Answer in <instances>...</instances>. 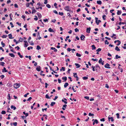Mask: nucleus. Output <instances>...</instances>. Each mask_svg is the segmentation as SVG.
I'll return each instance as SVG.
<instances>
[{
    "mask_svg": "<svg viewBox=\"0 0 126 126\" xmlns=\"http://www.w3.org/2000/svg\"><path fill=\"white\" fill-rule=\"evenodd\" d=\"M64 9L65 10L67 11H70L71 10V9L70 8V7L69 6H66Z\"/></svg>",
    "mask_w": 126,
    "mask_h": 126,
    "instance_id": "1",
    "label": "nucleus"
},
{
    "mask_svg": "<svg viewBox=\"0 0 126 126\" xmlns=\"http://www.w3.org/2000/svg\"><path fill=\"white\" fill-rule=\"evenodd\" d=\"M20 84H19L16 83L14 85V87L16 89H17L20 86Z\"/></svg>",
    "mask_w": 126,
    "mask_h": 126,
    "instance_id": "2",
    "label": "nucleus"
},
{
    "mask_svg": "<svg viewBox=\"0 0 126 126\" xmlns=\"http://www.w3.org/2000/svg\"><path fill=\"white\" fill-rule=\"evenodd\" d=\"M95 22L97 25H98L99 22H101V21L100 20H98V18L97 17H95Z\"/></svg>",
    "mask_w": 126,
    "mask_h": 126,
    "instance_id": "3",
    "label": "nucleus"
},
{
    "mask_svg": "<svg viewBox=\"0 0 126 126\" xmlns=\"http://www.w3.org/2000/svg\"><path fill=\"white\" fill-rule=\"evenodd\" d=\"M104 61H102V59L101 58H100L99 61V63L100 64H101L102 65L104 64Z\"/></svg>",
    "mask_w": 126,
    "mask_h": 126,
    "instance_id": "4",
    "label": "nucleus"
},
{
    "mask_svg": "<svg viewBox=\"0 0 126 126\" xmlns=\"http://www.w3.org/2000/svg\"><path fill=\"white\" fill-rule=\"evenodd\" d=\"M110 65L108 63H107L105 65V67L107 68H110Z\"/></svg>",
    "mask_w": 126,
    "mask_h": 126,
    "instance_id": "5",
    "label": "nucleus"
},
{
    "mask_svg": "<svg viewBox=\"0 0 126 126\" xmlns=\"http://www.w3.org/2000/svg\"><path fill=\"white\" fill-rule=\"evenodd\" d=\"M100 68L98 64H96L95 65V70H99L100 69Z\"/></svg>",
    "mask_w": 126,
    "mask_h": 126,
    "instance_id": "6",
    "label": "nucleus"
},
{
    "mask_svg": "<svg viewBox=\"0 0 126 126\" xmlns=\"http://www.w3.org/2000/svg\"><path fill=\"white\" fill-rule=\"evenodd\" d=\"M24 42L25 43L24 46L25 47H27L28 46V44L26 41H24Z\"/></svg>",
    "mask_w": 126,
    "mask_h": 126,
    "instance_id": "7",
    "label": "nucleus"
},
{
    "mask_svg": "<svg viewBox=\"0 0 126 126\" xmlns=\"http://www.w3.org/2000/svg\"><path fill=\"white\" fill-rule=\"evenodd\" d=\"M37 14L38 16L39 19H40L41 18L42 16L40 13H37Z\"/></svg>",
    "mask_w": 126,
    "mask_h": 126,
    "instance_id": "8",
    "label": "nucleus"
},
{
    "mask_svg": "<svg viewBox=\"0 0 126 126\" xmlns=\"http://www.w3.org/2000/svg\"><path fill=\"white\" fill-rule=\"evenodd\" d=\"M90 30L91 28L90 27L87 28L86 32L88 33H89L90 32Z\"/></svg>",
    "mask_w": 126,
    "mask_h": 126,
    "instance_id": "9",
    "label": "nucleus"
},
{
    "mask_svg": "<svg viewBox=\"0 0 126 126\" xmlns=\"http://www.w3.org/2000/svg\"><path fill=\"white\" fill-rule=\"evenodd\" d=\"M111 120V122H113L114 121V119L113 118V117H108V120L109 121H110V120Z\"/></svg>",
    "mask_w": 126,
    "mask_h": 126,
    "instance_id": "10",
    "label": "nucleus"
},
{
    "mask_svg": "<svg viewBox=\"0 0 126 126\" xmlns=\"http://www.w3.org/2000/svg\"><path fill=\"white\" fill-rule=\"evenodd\" d=\"M40 68L41 67L40 66H37V67L36 68V70L37 71H40Z\"/></svg>",
    "mask_w": 126,
    "mask_h": 126,
    "instance_id": "11",
    "label": "nucleus"
},
{
    "mask_svg": "<svg viewBox=\"0 0 126 126\" xmlns=\"http://www.w3.org/2000/svg\"><path fill=\"white\" fill-rule=\"evenodd\" d=\"M85 36L83 35L82 34L81 35L80 37V38L81 40H82L84 39L85 38Z\"/></svg>",
    "mask_w": 126,
    "mask_h": 126,
    "instance_id": "12",
    "label": "nucleus"
},
{
    "mask_svg": "<svg viewBox=\"0 0 126 126\" xmlns=\"http://www.w3.org/2000/svg\"><path fill=\"white\" fill-rule=\"evenodd\" d=\"M122 13L121 11L120 10H118L117 13V14L118 15H120Z\"/></svg>",
    "mask_w": 126,
    "mask_h": 126,
    "instance_id": "13",
    "label": "nucleus"
},
{
    "mask_svg": "<svg viewBox=\"0 0 126 126\" xmlns=\"http://www.w3.org/2000/svg\"><path fill=\"white\" fill-rule=\"evenodd\" d=\"M75 65L77 66V68H78L80 66V65L78 63H75Z\"/></svg>",
    "mask_w": 126,
    "mask_h": 126,
    "instance_id": "14",
    "label": "nucleus"
},
{
    "mask_svg": "<svg viewBox=\"0 0 126 126\" xmlns=\"http://www.w3.org/2000/svg\"><path fill=\"white\" fill-rule=\"evenodd\" d=\"M11 109H13L14 110H15L16 109V108L13 105H11Z\"/></svg>",
    "mask_w": 126,
    "mask_h": 126,
    "instance_id": "15",
    "label": "nucleus"
},
{
    "mask_svg": "<svg viewBox=\"0 0 126 126\" xmlns=\"http://www.w3.org/2000/svg\"><path fill=\"white\" fill-rule=\"evenodd\" d=\"M8 72V71L6 69V68L4 67L3 68V69L2 70V72Z\"/></svg>",
    "mask_w": 126,
    "mask_h": 126,
    "instance_id": "16",
    "label": "nucleus"
},
{
    "mask_svg": "<svg viewBox=\"0 0 126 126\" xmlns=\"http://www.w3.org/2000/svg\"><path fill=\"white\" fill-rule=\"evenodd\" d=\"M8 36L10 39H13L14 38V37H12V35L11 34H9L8 35Z\"/></svg>",
    "mask_w": 126,
    "mask_h": 126,
    "instance_id": "17",
    "label": "nucleus"
},
{
    "mask_svg": "<svg viewBox=\"0 0 126 126\" xmlns=\"http://www.w3.org/2000/svg\"><path fill=\"white\" fill-rule=\"evenodd\" d=\"M48 31L50 32H53L54 31L51 28H49L48 30Z\"/></svg>",
    "mask_w": 126,
    "mask_h": 126,
    "instance_id": "18",
    "label": "nucleus"
},
{
    "mask_svg": "<svg viewBox=\"0 0 126 126\" xmlns=\"http://www.w3.org/2000/svg\"><path fill=\"white\" fill-rule=\"evenodd\" d=\"M62 79L63 80H64V82H65L66 81V80L67 79V77H63L62 78Z\"/></svg>",
    "mask_w": 126,
    "mask_h": 126,
    "instance_id": "19",
    "label": "nucleus"
},
{
    "mask_svg": "<svg viewBox=\"0 0 126 126\" xmlns=\"http://www.w3.org/2000/svg\"><path fill=\"white\" fill-rule=\"evenodd\" d=\"M97 4L99 5H101L102 4V2L100 0H98L97 1Z\"/></svg>",
    "mask_w": 126,
    "mask_h": 126,
    "instance_id": "20",
    "label": "nucleus"
},
{
    "mask_svg": "<svg viewBox=\"0 0 126 126\" xmlns=\"http://www.w3.org/2000/svg\"><path fill=\"white\" fill-rule=\"evenodd\" d=\"M9 54L11 57H15V55L13 53H9Z\"/></svg>",
    "mask_w": 126,
    "mask_h": 126,
    "instance_id": "21",
    "label": "nucleus"
},
{
    "mask_svg": "<svg viewBox=\"0 0 126 126\" xmlns=\"http://www.w3.org/2000/svg\"><path fill=\"white\" fill-rule=\"evenodd\" d=\"M12 110H11L9 108H8L7 112L10 113H12Z\"/></svg>",
    "mask_w": 126,
    "mask_h": 126,
    "instance_id": "22",
    "label": "nucleus"
},
{
    "mask_svg": "<svg viewBox=\"0 0 126 126\" xmlns=\"http://www.w3.org/2000/svg\"><path fill=\"white\" fill-rule=\"evenodd\" d=\"M68 85V83L66 82L65 83L64 85V88H66L67 86Z\"/></svg>",
    "mask_w": 126,
    "mask_h": 126,
    "instance_id": "23",
    "label": "nucleus"
},
{
    "mask_svg": "<svg viewBox=\"0 0 126 126\" xmlns=\"http://www.w3.org/2000/svg\"><path fill=\"white\" fill-rule=\"evenodd\" d=\"M91 47H92V50H94L95 49L96 47L94 45H92Z\"/></svg>",
    "mask_w": 126,
    "mask_h": 126,
    "instance_id": "24",
    "label": "nucleus"
},
{
    "mask_svg": "<svg viewBox=\"0 0 126 126\" xmlns=\"http://www.w3.org/2000/svg\"><path fill=\"white\" fill-rule=\"evenodd\" d=\"M115 59H117L118 58H121V57L119 56L118 55H116L115 56Z\"/></svg>",
    "mask_w": 126,
    "mask_h": 126,
    "instance_id": "25",
    "label": "nucleus"
},
{
    "mask_svg": "<svg viewBox=\"0 0 126 126\" xmlns=\"http://www.w3.org/2000/svg\"><path fill=\"white\" fill-rule=\"evenodd\" d=\"M115 49L117 51H120V49L118 48L117 46L115 48Z\"/></svg>",
    "mask_w": 126,
    "mask_h": 126,
    "instance_id": "26",
    "label": "nucleus"
},
{
    "mask_svg": "<svg viewBox=\"0 0 126 126\" xmlns=\"http://www.w3.org/2000/svg\"><path fill=\"white\" fill-rule=\"evenodd\" d=\"M45 97L47 98V99L50 98V97H49V96L48 94H47L45 96Z\"/></svg>",
    "mask_w": 126,
    "mask_h": 126,
    "instance_id": "27",
    "label": "nucleus"
},
{
    "mask_svg": "<svg viewBox=\"0 0 126 126\" xmlns=\"http://www.w3.org/2000/svg\"><path fill=\"white\" fill-rule=\"evenodd\" d=\"M7 99L9 100H10L11 98L10 97V94H8L7 95Z\"/></svg>",
    "mask_w": 126,
    "mask_h": 126,
    "instance_id": "28",
    "label": "nucleus"
},
{
    "mask_svg": "<svg viewBox=\"0 0 126 126\" xmlns=\"http://www.w3.org/2000/svg\"><path fill=\"white\" fill-rule=\"evenodd\" d=\"M5 64V63L4 62H0V65L2 66H4Z\"/></svg>",
    "mask_w": 126,
    "mask_h": 126,
    "instance_id": "29",
    "label": "nucleus"
},
{
    "mask_svg": "<svg viewBox=\"0 0 126 126\" xmlns=\"http://www.w3.org/2000/svg\"><path fill=\"white\" fill-rule=\"evenodd\" d=\"M55 104V102H52L51 103V106H53V105Z\"/></svg>",
    "mask_w": 126,
    "mask_h": 126,
    "instance_id": "30",
    "label": "nucleus"
},
{
    "mask_svg": "<svg viewBox=\"0 0 126 126\" xmlns=\"http://www.w3.org/2000/svg\"><path fill=\"white\" fill-rule=\"evenodd\" d=\"M36 49L38 50H39L41 49V47L39 45H38L37 46Z\"/></svg>",
    "mask_w": 126,
    "mask_h": 126,
    "instance_id": "31",
    "label": "nucleus"
},
{
    "mask_svg": "<svg viewBox=\"0 0 126 126\" xmlns=\"http://www.w3.org/2000/svg\"><path fill=\"white\" fill-rule=\"evenodd\" d=\"M36 12V11L35 9H33L32 11V14Z\"/></svg>",
    "mask_w": 126,
    "mask_h": 126,
    "instance_id": "32",
    "label": "nucleus"
},
{
    "mask_svg": "<svg viewBox=\"0 0 126 126\" xmlns=\"http://www.w3.org/2000/svg\"><path fill=\"white\" fill-rule=\"evenodd\" d=\"M76 55L78 57H80L81 56L80 54H79L78 53H77L76 54Z\"/></svg>",
    "mask_w": 126,
    "mask_h": 126,
    "instance_id": "33",
    "label": "nucleus"
},
{
    "mask_svg": "<svg viewBox=\"0 0 126 126\" xmlns=\"http://www.w3.org/2000/svg\"><path fill=\"white\" fill-rule=\"evenodd\" d=\"M30 5V3H27L26 4V6L27 7H29Z\"/></svg>",
    "mask_w": 126,
    "mask_h": 126,
    "instance_id": "34",
    "label": "nucleus"
},
{
    "mask_svg": "<svg viewBox=\"0 0 126 126\" xmlns=\"http://www.w3.org/2000/svg\"><path fill=\"white\" fill-rule=\"evenodd\" d=\"M46 6L48 8H50L51 7L50 5L49 4H47L46 5Z\"/></svg>",
    "mask_w": 126,
    "mask_h": 126,
    "instance_id": "35",
    "label": "nucleus"
},
{
    "mask_svg": "<svg viewBox=\"0 0 126 126\" xmlns=\"http://www.w3.org/2000/svg\"><path fill=\"white\" fill-rule=\"evenodd\" d=\"M101 50V48H99L98 49L96 50V51L99 52V51H100Z\"/></svg>",
    "mask_w": 126,
    "mask_h": 126,
    "instance_id": "36",
    "label": "nucleus"
},
{
    "mask_svg": "<svg viewBox=\"0 0 126 126\" xmlns=\"http://www.w3.org/2000/svg\"><path fill=\"white\" fill-rule=\"evenodd\" d=\"M59 15L61 16H62L63 15V12H59Z\"/></svg>",
    "mask_w": 126,
    "mask_h": 126,
    "instance_id": "37",
    "label": "nucleus"
},
{
    "mask_svg": "<svg viewBox=\"0 0 126 126\" xmlns=\"http://www.w3.org/2000/svg\"><path fill=\"white\" fill-rule=\"evenodd\" d=\"M62 70H63V71H64L65 70V67H62L61 68V69H60V71H61Z\"/></svg>",
    "mask_w": 126,
    "mask_h": 126,
    "instance_id": "38",
    "label": "nucleus"
},
{
    "mask_svg": "<svg viewBox=\"0 0 126 126\" xmlns=\"http://www.w3.org/2000/svg\"><path fill=\"white\" fill-rule=\"evenodd\" d=\"M33 48V47H28L27 48V49L28 50H30L31 49H32Z\"/></svg>",
    "mask_w": 126,
    "mask_h": 126,
    "instance_id": "39",
    "label": "nucleus"
},
{
    "mask_svg": "<svg viewBox=\"0 0 126 126\" xmlns=\"http://www.w3.org/2000/svg\"><path fill=\"white\" fill-rule=\"evenodd\" d=\"M117 42H118V43L117 44V46H119L121 43V42L119 40H117Z\"/></svg>",
    "mask_w": 126,
    "mask_h": 126,
    "instance_id": "40",
    "label": "nucleus"
},
{
    "mask_svg": "<svg viewBox=\"0 0 126 126\" xmlns=\"http://www.w3.org/2000/svg\"><path fill=\"white\" fill-rule=\"evenodd\" d=\"M88 79V78L86 77H84L83 78V80H86Z\"/></svg>",
    "mask_w": 126,
    "mask_h": 126,
    "instance_id": "41",
    "label": "nucleus"
},
{
    "mask_svg": "<svg viewBox=\"0 0 126 126\" xmlns=\"http://www.w3.org/2000/svg\"><path fill=\"white\" fill-rule=\"evenodd\" d=\"M23 39H22V38L20 37L19 38V41L20 42H22L23 41Z\"/></svg>",
    "mask_w": 126,
    "mask_h": 126,
    "instance_id": "42",
    "label": "nucleus"
},
{
    "mask_svg": "<svg viewBox=\"0 0 126 126\" xmlns=\"http://www.w3.org/2000/svg\"><path fill=\"white\" fill-rule=\"evenodd\" d=\"M1 113L2 114H5L6 113V112L4 110H3L2 111Z\"/></svg>",
    "mask_w": 126,
    "mask_h": 126,
    "instance_id": "43",
    "label": "nucleus"
},
{
    "mask_svg": "<svg viewBox=\"0 0 126 126\" xmlns=\"http://www.w3.org/2000/svg\"><path fill=\"white\" fill-rule=\"evenodd\" d=\"M7 37V35H3L2 37L3 38H6Z\"/></svg>",
    "mask_w": 126,
    "mask_h": 126,
    "instance_id": "44",
    "label": "nucleus"
},
{
    "mask_svg": "<svg viewBox=\"0 0 126 126\" xmlns=\"http://www.w3.org/2000/svg\"><path fill=\"white\" fill-rule=\"evenodd\" d=\"M1 44L2 45V47H4L5 46L4 44L3 43L2 41L1 42Z\"/></svg>",
    "mask_w": 126,
    "mask_h": 126,
    "instance_id": "45",
    "label": "nucleus"
},
{
    "mask_svg": "<svg viewBox=\"0 0 126 126\" xmlns=\"http://www.w3.org/2000/svg\"><path fill=\"white\" fill-rule=\"evenodd\" d=\"M92 68H93V71H95V66H94L92 65Z\"/></svg>",
    "mask_w": 126,
    "mask_h": 126,
    "instance_id": "46",
    "label": "nucleus"
},
{
    "mask_svg": "<svg viewBox=\"0 0 126 126\" xmlns=\"http://www.w3.org/2000/svg\"><path fill=\"white\" fill-rule=\"evenodd\" d=\"M105 44H107L108 45L109 44V43L108 42V40H106L105 41Z\"/></svg>",
    "mask_w": 126,
    "mask_h": 126,
    "instance_id": "47",
    "label": "nucleus"
},
{
    "mask_svg": "<svg viewBox=\"0 0 126 126\" xmlns=\"http://www.w3.org/2000/svg\"><path fill=\"white\" fill-rule=\"evenodd\" d=\"M17 123L16 122H14L13 123V125L14 126H17Z\"/></svg>",
    "mask_w": 126,
    "mask_h": 126,
    "instance_id": "48",
    "label": "nucleus"
},
{
    "mask_svg": "<svg viewBox=\"0 0 126 126\" xmlns=\"http://www.w3.org/2000/svg\"><path fill=\"white\" fill-rule=\"evenodd\" d=\"M106 16L105 15H103L102 16V18H103V19L104 20H105V17Z\"/></svg>",
    "mask_w": 126,
    "mask_h": 126,
    "instance_id": "49",
    "label": "nucleus"
},
{
    "mask_svg": "<svg viewBox=\"0 0 126 126\" xmlns=\"http://www.w3.org/2000/svg\"><path fill=\"white\" fill-rule=\"evenodd\" d=\"M94 122H95V123L96 124H98V120L97 119H95L94 120Z\"/></svg>",
    "mask_w": 126,
    "mask_h": 126,
    "instance_id": "50",
    "label": "nucleus"
},
{
    "mask_svg": "<svg viewBox=\"0 0 126 126\" xmlns=\"http://www.w3.org/2000/svg\"><path fill=\"white\" fill-rule=\"evenodd\" d=\"M62 101L63 102H64V103L65 104H66L67 103V102L66 101H64V100L63 99L62 100Z\"/></svg>",
    "mask_w": 126,
    "mask_h": 126,
    "instance_id": "51",
    "label": "nucleus"
},
{
    "mask_svg": "<svg viewBox=\"0 0 126 126\" xmlns=\"http://www.w3.org/2000/svg\"><path fill=\"white\" fill-rule=\"evenodd\" d=\"M116 115L117 116V118L118 119H119V114L118 113H117Z\"/></svg>",
    "mask_w": 126,
    "mask_h": 126,
    "instance_id": "52",
    "label": "nucleus"
},
{
    "mask_svg": "<svg viewBox=\"0 0 126 126\" xmlns=\"http://www.w3.org/2000/svg\"><path fill=\"white\" fill-rule=\"evenodd\" d=\"M92 60L93 61H97L98 60L97 59H94L93 58V59H92Z\"/></svg>",
    "mask_w": 126,
    "mask_h": 126,
    "instance_id": "53",
    "label": "nucleus"
},
{
    "mask_svg": "<svg viewBox=\"0 0 126 126\" xmlns=\"http://www.w3.org/2000/svg\"><path fill=\"white\" fill-rule=\"evenodd\" d=\"M35 17H36L34 18V20H35V21H37L38 19V18L36 16H35Z\"/></svg>",
    "mask_w": 126,
    "mask_h": 126,
    "instance_id": "54",
    "label": "nucleus"
},
{
    "mask_svg": "<svg viewBox=\"0 0 126 126\" xmlns=\"http://www.w3.org/2000/svg\"><path fill=\"white\" fill-rule=\"evenodd\" d=\"M15 48H16L17 49V50H19V49H20L19 47L18 46H17L16 47H15Z\"/></svg>",
    "mask_w": 126,
    "mask_h": 126,
    "instance_id": "55",
    "label": "nucleus"
},
{
    "mask_svg": "<svg viewBox=\"0 0 126 126\" xmlns=\"http://www.w3.org/2000/svg\"><path fill=\"white\" fill-rule=\"evenodd\" d=\"M89 116H94V115L93 114H92L91 113H89Z\"/></svg>",
    "mask_w": 126,
    "mask_h": 126,
    "instance_id": "56",
    "label": "nucleus"
},
{
    "mask_svg": "<svg viewBox=\"0 0 126 126\" xmlns=\"http://www.w3.org/2000/svg\"><path fill=\"white\" fill-rule=\"evenodd\" d=\"M32 99V97H30L27 100L28 101H30Z\"/></svg>",
    "mask_w": 126,
    "mask_h": 126,
    "instance_id": "57",
    "label": "nucleus"
},
{
    "mask_svg": "<svg viewBox=\"0 0 126 126\" xmlns=\"http://www.w3.org/2000/svg\"><path fill=\"white\" fill-rule=\"evenodd\" d=\"M75 31L76 32H78L79 31V30L77 28H76L75 29Z\"/></svg>",
    "mask_w": 126,
    "mask_h": 126,
    "instance_id": "58",
    "label": "nucleus"
},
{
    "mask_svg": "<svg viewBox=\"0 0 126 126\" xmlns=\"http://www.w3.org/2000/svg\"><path fill=\"white\" fill-rule=\"evenodd\" d=\"M100 120L101 121H104L105 119L104 118H103L100 119Z\"/></svg>",
    "mask_w": 126,
    "mask_h": 126,
    "instance_id": "59",
    "label": "nucleus"
},
{
    "mask_svg": "<svg viewBox=\"0 0 126 126\" xmlns=\"http://www.w3.org/2000/svg\"><path fill=\"white\" fill-rule=\"evenodd\" d=\"M45 1L44 2V3L45 4H46L47 3V0H44Z\"/></svg>",
    "mask_w": 126,
    "mask_h": 126,
    "instance_id": "60",
    "label": "nucleus"
},
{
    "mask_svg": "<svg viewBox=\"0 0 126 126\" xmlns=\"http://www.w3.org/2000/svg\"><path fill=\"white\" fill-rule=\"evenodd\" d=\"M10 24L11 26V27L13 28L14 27V26L13 25V24L12 22H10Z\"/></svg>",
    "mask_w": 126,
    "mask_h": 126,
    "instance_id": "61",
    "label": "nucleus"
},
{
    "mask_svg": "<svg viewBox=\"0 0 126 126\" xmlns=\"http://www.w3.org/2000/svg\"><path fill=\"white\" fill-rule=\"evenodd\" d=\"M53 12L54 13H55L56 14H58V13L57 11L56 10H54L53 11Z\"/></svg>",
    "mask_w": 126,
    "mask_h": 126,
    "instance_id": "62",
    "label": "nucleus"
},
{
    "mask_svg": "<svg viewBox=\"0 0 126 126\" xmlns=\"http://www.w3.org/2000/svg\"><path fill=\"white\" fill-rule=\"evenodd\" d=\"M1 79H3L4 77V76L3 75H2L0 76Z\"/></svg>",
    "mask_w": 126,
    "mask_h": 126,
    "instance_id": "63",
    "label": "nucleus"
},
{
    "mask_svg": "<svg viewBox=\"0 0 126 126\" xmlns=\"http://www.w3.org/2000/svg\"><path fill=\"white\" fill-rule=\"evenodd\" d=\"M105 87L107 88H108L109 87V86L108 85V84H106Z\"/></svg>",
    "mask_w": 126,
    "mask_h": 126,
    "instance_id": "64",
    "label": "nucleus"
}]
</instances>
